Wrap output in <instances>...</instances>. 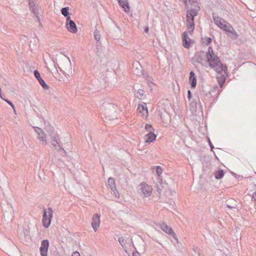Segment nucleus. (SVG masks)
Returning a JSON list of instances; mask_svg holds the SVG:
<instances>
[{
  "mask_svg": "<svg viewBox=\"0 0 256 256\" xmlns=\"http://www.w3.org/2000/svg\"><path fill=\"white\" fill-rule=\"evenodd\" d=\"M252 198L255 201H256V192H254L252 194Z\"/></svg>",
  "mask_w": 256,
  "mask_h": 256,
  "instance_id": "a19ab883",
  "label": "nucleus"
},
{
  "mask_svg": "<svg viewBox=\"0 0 256 256\" xmlns=\"http://www.w3.org/2000/svg\"><path fill=\"white\" fill-rule=\"evenodd\" d=\"M34 130L38 135V139L42 142V144L46 145L47 144V142L46 140V134L45 132L42 128L38 127H35Z\"/></svg>",
  "mask_w": 256,
  "mask_h": 256,
  "instance_id": "0eeeda50",
  "label": "nucleus"
},
{
  "mask_svg": "<svg viewBox=\"0 0 256 256\" xmlns=\"http://www.w3.org/2000/svg\"><path fill=\"white\" fill-rule=\"evenodd\" d=\"M212 15L214 24L218 27L220 26H222V21L224 22V20L218 16L214 12H213Z\"/></svg>",
  "mask_w": 256,
  "mask_h": 256,
  "instance_id": "412c9836",
  "label": "nucleus"
},
{
  "mask_svg": "<svg viewBox=\"0 0 256 256\" xmlns=\"http://www.w3.org/2000/svg\"><path fill=\"white\" fill-rule=\"evenodd\" d=\"M133 256H140V253L138 252H134L132 254Z\"/></svg>",
  "mask_w": 256,
  "mask_h": 256,
  "instance_id": "4c0bfd02",
  "label": "nucleus"
},
{
  "mask_svg": "<svg viewBox=\"0 0 256 256\" xmlns=\"http://www.w3.org/2000/svg\"><path fill=\"white\" fill-rule=\"evenodd\" d=\"M182 46L186 48L190 47V42L191 40L189 38L188 34L186 32L182 33Z\"/></svg>",
  "mask_w": 256,
  "mask_h": 256,
  "instance_id": "f8f14e48",
  "label": "nucleus"
},
{
  "mask_svg": "<svg viewBox=\"0 0 256 256\" xmlns=\"http://www.w3.org/2000/svg\"><path fill=\"white\" fill-rule=\"evenodd\" d=\"M52 214L53 211L52 208H48V210L45 208H43L42 222L44 228H48L50 226L52 218Z\"/></svg>",
  "mask_w": 256,
  "mask_h": 256,
  "instance_id": "f03ea898",
  "label": "nucleus"
},
{
  "mask_svg": "<svg viewBox=\"0 0 256 256\" xmlns=\"http://www.w3.org/2000/svg\"><path fill=\"white\" fill-rule=\"evenodd\" d=\"M66 26L68 31L72 33H76L78 31L76 26L70 17L66 18Z\"/></svg>",
  "mask_w": 256,
  "mask_h": 256,
  "instance_id": "39448f33",
  "label": "nucleus"
},
{
  "mask_svg": "<svg viewBox=\"0 0 256 256\" xmlns=\"http://www.w3.org/2000/svg\"><path fill=\"white\" fill-rule=\"evenodd\" d=\"M138 193L144 194L146 197L149 196L152 192V188L146 182H142L138 186Z\"/></svg>",
  "mask_w": 256,
  "mask_h": 256,
  "instance_id": "7ed1b4c3",
  "label": "nucleus"
},
{
  "mask_svg": "<svg viewBox=\"0 0 256 256\" xmlns=\"http://www.w3.org/2000/svg\"><path fill=\"white\" fill-rule=\"evenodd\" d=\"M224 173L222 170H219L214 172V177L216 180H220L224 176Z\"/></svg>",
  "mask_w": 256,
  "mask_h": 256,
  "instance_id": "393cba45",
  "label": "nucleus"
},
{
  "mask_svg": "<svg viewBox=\"0 0 256 256\" xmlns=\"http://www.w3.org/2000/svg\"><path fill=\"white\" fill-rule=\"evenodd\" d=\"M72 256H80V253L78 252H74L72 253Z\"/></svg>",
  "mask_w": 256,
  "mask_h": 256,
  "instance_id": "e433bc0d",
  "label": "nucleus"
},
{
  "mask_svg": "<svg viewBox=\"0 0 256 256\" xmlns=\"http://www.w3.org/2000/svg\"><path fill=\"white\" fill-rule=\"evenodd\" d=\"M49 130L51 132L54 131V128L50 126H49Z\"/></svg>",
  "mask_w": 256,
  "mask_h": 256,
  "instance_id": "79ce46f5",
  "label": "nucleus"
},
{
  "mask_svg": "<svg viewBox=\"0 0 256 256\" xmlns=\"http://www.w3.org/2000/svg\"><path fill=\"white\" fill-rule=\"evenodd\" d=\"M206 56L209 66L218 73L216 78L220 88H222L228 76L227 66L226 64H222L219 57L214 53L211 46L208 47Z\"/></svg>",
  "mask_w": 256,
  "mask_h": 256,
  "instance_id": "f257e3e1",
  "label": "nucleus"
},
{
  "mask_svg": "<svg viewBox=\"0 0 256 256\" xmlns=\"http://www.w3.org/2000/svg\"><path fill=\"white\" fill-rule=\"evenodd\" d=\"M226 206L230 209L236 208L237 204L234 202L233 200L226 201Z\"/></svg>",
  "mask_w": 256,
  "mask_h": 256,
  "instance_id": "4be33fe9",
  "label": "nucleus"
},
{
  "mask_svg": "<svg viewBox=\"0 0 256 256\" xmlns=\"http://www.w3.org/2000/svg\"><path fill=\"white\" fill-rule=\"evenodd\" d=\"M28 6L30 10L34 14L36 17L38 18V21L40 22V18L38 16V12L37 8H36L35 2L34 0H28Z\"/></svg>",
  "mask_w": 256,
  "mask_h": 256,
  "instance_id": "9b49d317",
  "label": "nucleus"
},
{
  "mask_svg": "<svg viewBox=\"0 0 256 256\" xmlns=\"http://www.w3.org/2000/svg\"><path fill=\"white\" fill-rule=\"evenodd\" d=\"M142 76L146 78V80L148 81V82L151 83V84L152 83V80H153L152 78L150 76H149L146 72L143 73Z\"/></svg>",
  "mask_w": 256,
  "mask_h": 256,
  "instance_id": "bb28decb",
  "label": "nucleus"
},
{
  "mask_svg": "<svg viewBox=\"0 0 256 256\" xmlns=\"http://www.w3.org/2000/svg\"><path fill=\"white\" fill-rule=\"evenodd\" d=\"M197 103L196 102L192 101L190 104V106L193 108H196Z\"/></svg>",
  "mask_w": 256,
  "mask_h": 256,
  "instance_id": "72a5a7b5",
  "label": "nucleus"
},
{
  "mask_svg": "<svg viewBox=\"0 0 256 256\" xmlns=\"http://www.w3.org/2000/svg\"><path fill=\"white\" fill-rule=\"evenodd\" d=\"M138 109L140 110V112H143V114H144L145 112L146 115L148 114V110L146 104H139L138 106Z\"/></svg>",
  "mask_w": 256,
  "mask_h": 256,
  "instance_id": "5701e85b",
  "label": "nucleus"
},
{
  "mask_svg": "<svg viewBox=\"0 0 256 256\" xmlns=\"http://www.w3.org/2000/svg\"><path fill=\"white\" fill-rule=\"evenodd\" d=\"M108 186L110 188L114 194L116 196V193L118 194V190H116L114 180L112 178H110L108 180Z\"/></svg>",
  "mask_w": 256,
  "mask_h": 256,
  "instance_id": "4468645a",
  "label": "nucleus"
},
{
  "mask_svg": "<svg viewBox=\"0 0 256 256\" xmlns=\"http://www.w3.org/2000/svg\"><path fill=\"white\" fill-rule=\"evenodd\" d=\"M118 240L123 248H126V244L124 242V240L122 237H120L118 238Z\"/></svg>",
  "mask_w": 256,
  "mask_h": 256,
  "instance_id": "7c9ffc66",
  "label": "nucleus"
},
{
  "mask_svg": "<svg viewBox=\"0 0 256 256\" xmlns=\"http://www.w3.org/2000/svg\"><path fill=\"white\" fill-rule=\"evenodd\" d=\"M61 12L62 14L66 17V18L68 17H70L69 16L70 13H69V8L68 7H64L62 8L61 10Z\"/></svg>",
  "mask_w": 256,
  "mask_h": 256,
  "instance_id": "a878e982",
  "label": "nucleus"
},
{
  "mask_svg": "<svg viewBox=\"0 0 256 256\" xmlns=\"http://www.w3.org/2000/svg\"><path fill=\"white\" fill-rule=\"evenodd\" d=\"M148 30H149V28H148V26H146L144 28V31L146 33H148Z\"/></svg>",
  "mask_w": 256,
  "mask_h": 256,
  "instance_id": "ea45409f",
  "label": "nucleus"
},
{
  "mask_svg": "<svg viewBox=\"0 0 256 256\" xmlns=\"http://www.w3.org/2000/svg\"><path fill=\"white\" fill-rule=\"evenodd\" d=\"M209 144L211 150H212L214 148V146L212 143L210 141V140H209Z\"/></svg>",
  "mask_w": 256,
  "mask_h": 256,
  "instance_id": "58836bf2",
  "label": "nucleus"
},
{
  "mask_svg": "<svg viewBox=\"0 0 256 256\" xmlns=\"http://www.w3.org/2000/svg\"><path fill=\"white\" fill-rule=\"evenodd\" d=\"M224 24L222 23V26H220V28L225 30L226 32H230L232 31H234V28L232 26L228 23V22L226 20H224Z\"/></svg>",
  "mask_w": 256,
  "mask_h": 256,
  "instance_id": "dca6fc26",
  "label": "nucleus"
},
{
  "mask_svg": "<svg viewBox=\"0 0 256 256\" xmlns=\"http://www.w3.org/2000/svg\"><path fill=\"white\" fill-rule=\"evenodd\" d=\"M137 94L138 96H136L138 99L143 100L146 98V95L145 94V92L142 89H139L137 92Z\"/></svg>",
  "mask_w": 256,
  "mask_h": 256,
  "instance_id": "b1692460",
  "label": "nucleus"
},
{
  "mask_svg": "<svg viewBox=\"0 0 256 256\" xmlns=\"http://www.w3.org/2000/svg\"><path fill=\"white\" fill-rule=\"evenodd\" d=\"M145 129L148 133L154 132V129L150 124H146L145 125Z\"/></svg>",
  "mask_w": 256,
  "mask_h": 256,
  "instance_id": "c85d7f7f",
  "label": "nucleus"
},
{
  "mask_svg": "<svg viewBox=\"0 0 256 256\" xmlns=\"http://www.w3.org/2000/svg\"><path fill=\"white\" fill-rule=\"evenodd\" d=\"M48 247V240H42L41 246L40 248V250L42 256H47Z\"/></svg>",
  "mask_w": 256,
  "mask_h": 256,
  "instance_id": "423d86ee",
  "label": "nucleus"
},
{
  "mask_svg": "<svg viewBox=\"0 0 256 256\" xmlns=\"http://www.w3.org/2000/svg\"><path fill=\"white\" fill-rule=\"evenodd\" d=\"M189 82L191 88H194L196 87L197 82L196 76L192 71H191L190 73Z\"/></svg>",
  "mask_w": 256,
  "mask_h": 256,
  "instance_id": "ddd939ff",
  "label": "nucleus"
},
{
  "mask_svg": "<svg viewBox=\"0 0 256 256\" xmlns=\"http://www.w3.org/2000/svg\"><path fill=\"white\" fill-rule=\"evenodd\" d=\"M230 33H232V36L235 38H237L238 36L237 34V33L236 31H234H234H232L231 32H230Z\"/></svg>",
  "mask_w": 256,
  "mask_h": 256,
  "instance_id": "f704fd0d",
  "label": "nucleus"
},
{
  "mask_svg": "<svg viewBox=\"0 0 256 256\" xmlns=\"http://www.w3.org/2000/svg\"><path fill=\"white\" fill-rule=\"evenodd\" d=\"M156 172L158 176H160L162 172V169L160 166H157L156 167Z\"/></svg>",
  "mask_w": 256,
  "mask_h": 256,
  "instance_id": "2f4dec72",
  "label": "nucleus"
},
{
  "mask_svg": "<svg viewBox=\"0 0 256 256\" xmlns=\"http://www.w3.org/2000/svg\"><path fill=\"white\" fill-rule=\"evenodd\" d=\"M194 20L186 19V28L188 32L192 34L194 29Z\"/></svg>",
  "mask_w": 256,
  "mask_h": 256,
  "instance_id": "6ab92c4d",
  "label": "nucleus"
},
{
  "mask_svg": "<svg viewBox=\"0 0 256 256\" xmlns=\"http://www.w3.org/2000/svg\"><path fill=\"white\" fill-rule=\"evenodd\" d=\"M53 133L51 134V136L52 138V145L55 148H56L57 146L60 147V150H63L64 151V150L60 146V140L58 139L57 138L58 135L56 134H55L52 135Z\"/></svg>",
  "mask_w": 256,
  "mask_h": 256,
  "instance_id": "2eb2a0df",
  "label": "nucleus"
},
{
  "mask_svg": "<svg viewBox=\"0 0 256 256\" xmlns=\"http://www.w3.org/2000/svg\"><path fill=\"white\" fill-rule=\"evenodd\" d=\"M255 186L256 187V185H255Z\"/></svg>",
  "mask_w": 256,
  "mask_h": 256,
  "instance_id": "37998d69",
  "label": "nucleus"
},
{
  "mask_svg": "<svg viewBox=\"0 0 256 256\" xmlns=\"http://www.w3.org/2000/svg\"><path fill=\"white\" fill-rule=\"evenodd\" d=\"M200 10L199 6H198V8H190L187 10L186 15V19L194 20V17L198 14V12Z\"/></svg>",
  "mask_w": 256,
  "mask_h": 256,
  "instance_id": "6e6552de",
  "label": "nucleus"
},
{
  "mask_svg": "<svg viewBox=\"0 0 256 256\" xmlns=\"http://www.w3.org/2000/svg\"><path fill=\"white\" fill-rule=\"evenodd\" d=\"M204 42L206 45H209L212 42V39L210 38L206 37L204 38Z\"/></svg>",
  "mask_w": 256,
  "mask_h": 256,
  "instance_id": "c756f323",
  "label": "nucleus"
},
{
  "mask_svg": "<svg viewBox=\"0 0 256 256\" xmlns=\"http://www.w3.org/2000/svg\"><path fill=\"white\" fill-rule=\"evenodd\" d=\"M119 5L122 7L125 12H128L130 10V7L128 5V0H118Z\"/></svg>",
  "mask_w": 256,
  "mask_h": 256,
  "instance_id": "f3484780",
  "label": "nucleus"
},
{
  "mask_svg": "<svg viewBox=\"0 0 256 256\" xmlns=\"http://www.w3.org/2000/svg\"><path fill=\"white\" fill-rule=\"evenodd\" d=\"M94 36L95 40L98 42L100 39V32L98 30H95L94 31Z\"/></svg>",
  "mask_w": 256,
  "mask_h": 256,
  "instance_id": "cd10ccee",
  "label": "nucleus"
},
{
  "mask_svg": "<svg viewBox=\"0 0 256 256\" xmlns=\"http://www.w3.org/2000/svg\"><path fill=\"white\" fill-rule=\"evenodd\" d=\"M2 98L5 102H6L8 104L12 107L13 110L15 111V106L11 101L9 100L8 99H4L2 97Z\"/></svg>",
  "mask_w": 256,
  "mask_h": 256,
  "instance_id": "473e14b6",
  "label": "nucleus"
},
{
  "mask_svg": "<svg viewBox=\"0 0 256 256\" xmlns=\"http://www.w3.org/2000/svg\"><path fill=\"white\" fill-rule=\"evenodd\" d=\"M102 106L106 110H108L111 112L114 111L116 109V106L113 104L108 102H104Z\"/></svg>",
  "mask_w": 256,
  "mask_h": 256,
  "instance_id": "aec40b11",
  "label": "nucleus"
},
{
  "mask_svg": "<svg viewBox=\"0 0 256 256\" xmlns=\"http://www.w3.org/2000/svg\"><path fill=\"white\" fill-rule=\"evenodd\" d=\"M100 224V216L98 214H95L92 218V226L94 231L96 232Z\"/></svg>",
  "mask_w": 256,
  "mask_h": 256,
  "instance_id": "1a4fd4ad",
  "label": "nucleus"
},
{
  "mask_svg": "<svg viewBox=\"0 0 256 256\" xmlns=\"http://www.w3.org/2000/svg\"><path fill=\"white\" fill-rule=\"evenodd\" d=\"M34 74L42 88L44 90H48L49 88V86L46 84L45 82L41 78L39 72L38 70H34Z\"/></svg>",
  "mask_w": 256,
  "mask_h": 256,
  "instance_id": "9d476101",
  "label": "nucleus"
},
{
  "mask_svg": "<svg viewBox=\"0 0 256 256\" xmlns=\"http://www.w3.org/2000/svg\"><path fill=\"white\" fill-rule=\"evenodd\" d=\"M156 135L154 132L148 133L145 136V142L146 143L152 142L156 140Z\"/></svg>",
  "mask_w": 256,
  "mask_h": 256,
  "instance_id": "a211bd4d",
  "label": "nucleus"
},
{
  "mask_svg": "<svg viewBox=\"0 0 256 256\" xmlns=\"http://www.w3.org/2000/svg\"><path fill=\"white\" fill-rule=\"evenodd\" d=\"M160 227L162 231L172 236L176 240V242H178V240L176 237V235L171 227L167 226L165 222L160 224Z\"/></svg>",
  "mask_w": 256,
  "mask_h": 256,
  "instance_id": "20e7f679",
  "label": "nucleus"
},
{
  "mask_svg": "<svg viewBox=\"0 0 256 256\" xmlns=\"http://www.w3.org/2000/svg\"><path fill=\"white\" fill-rule=\"evenodd\" d=\"M192 98V93H191L190 91V90H188V98L190 101Z\"/></svg>",
  "mask_w": 256,
  "mask_h": 256,
  "instance_id": "c9c22d12",
  "label": "nucleus"
}]
</instances>
